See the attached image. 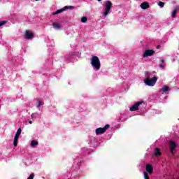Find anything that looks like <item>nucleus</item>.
Returning <instances> with one entry per match:
<instances>
[{
    "label": "nucleus",
    "instance_id": "nucleus-26",
    "mask_svg": "<svg viewBox=\"0 0 179 179\" xmlns=\"http://www.w3.org/2000/svg\"><path fill=\"white\" fill-rule=\"evenodd\" d=\"M160 62H162V64H164V59H161V60H160Z\"/></svg>",
    "mask_w": 179,
    "mask_h": 179
},
{
    "label": "nucleus",
    "instance_id": "nucleus-14",
    "mask_svg": "<svg viewBox=\"0 0 179 179\" xmlns=\"http://www.w3.org/2000/svg\"><path fill=\"white\" fill-rule=\"evenodd\" d=\"M52 26H53V28L57 30L61 29V24H59V23H53Z\"/></svg>",
    "mask_w": 179,
    "mask_h": 179
},
{
    "label": "nucleus",
    "instance_id": "nucleus-28",
    "mask_svg": "<svg viewBox=\"0 0 179 179\" xmlns=\"http://www.w3.org/2000/svg\"><path fill=\"white\" fill-rule=\"evenodd\" d=\"M29 124H33V122H31V120L29 121Z\"/></svg>",
    "mask_w": 179,
    "mask_h": 179
},
{
    "label": "nucleus",
    "instance_id": "nucleus-1",
    "mask_svg": "<svg viewBox=\"0 0 179 179\" xmlns=\"http://www.w3.org/2000/svg\"><path fill=\"white\" fill-rule=\"evenodd\" d=\"M91 65L93 66V68H95L96 71H99L101 66V64L100 63V59H99V57L97 56H93L91 58Z\"/></svg>",
    "mask_w": 179,
    "mask_h": 179
},
{
    "label": "nucleus",
    "instance_id": "nucleus-21",
    "mask_svg": "<svg viewBox=\"0 0 179 179\" xmlns=\"http://www.w3.org/2000/svg\"><path fill=\"white\" fill-rule=\"evenodd\" d=\"M158 6H160V8H164V3L162 1H159L157 3Z\"/></svg>",
    "mask_w": 179,
    "mask_h": 179
},
{
    "label": "nucleus",
    "instance_id": "nucleus-6",
    "mask_svg": "<svg viewBox=\"0 0 179 179\" xmlns=\"http://www.w3.org/2000/svg\"><path fill=\"white\" fill-rule=\"evenodd\" d=\"M154 54H156V52L153 50L147 49L143 54V58H148V57H152Z\"/></svg>",
    "mask_w": 179,
    "mask_h": 179
},
{
    "label": "nucleus",
    "instance_id": "nucleus-25",
    "mask_svg": "<svg viewBox=\"0 0 179 179\" xmlns=\"http://www.w3.org/2000/svg\"><path fill=\"white\" fill-rule=\"evenodd\" d=\"M159 68H161V69H164V65H163L162 64L159 65Z\"/></svg>",
    "mask_w": 179,
    "mask_h": 179
},
{
    "label": "nucleus",
    "instance_id": "nucleus-22",
    "mask_svg": "<svg viewBox=\"0 0 179 179\" xmlns=\"http://www.w3.org/2000/svg\"><path fill=\"white\" fill-rule=\"evenodd\" d=\"M144 179H150L149 178V173H148V172H144Z\"/></svg>",
    "mask_w": 179,
    "mask_h": 179
},
{
    "label": "nucleus",
    "instance_id": "nucleus-27",
    "mask_svg": "<svg viewBox=\"0 0 179 179\" xmlns=\"http://www.w3.org/2000/svg\"><path fill=\"white\" fill-rule=\"evenodd\" d=\"M159 48H160V45L157 46V50H159Z\"/></svg>",
    "mask_w": 179,
    "mask_h": 179
},
{
    "label": "nucleus",
    "instance_id": "nucleus-2",
    "mask_svg": "<svg viewBox=\"0 0 179 179\" xmlns=\"http://www.w3.org/2000/svg\"><path fill=\"white\" fill-rule=\"evenodd\" d=\"M157 82V77L154 76L152 78H147L144 80V83L147 86H155Z\"/></svg>",
    "mask_w": 179,
    "mask_h": 179
},
{
    "label": "nucleus",
    "instance_id": "nucleus-12",
    "mask_svg": "<svg viewBox=\"0 0 179 179\" xmlns=\"http://www.w3.org/2000/svg\"><path fill=\"white\" fill-rule=\"evenodd\" d=\"M36 104H37V108H40V107H41L42 104H44V103L42 101L41 99H36Z\"/></svg>",
    "mask_w": 179,
    "mask_h": 179
},
{
    "label": "nucleus",
    "instance_id": "nucleus-9",
    "mask_svg": "<svg viewBox=\"0 0 179 179\" xmlns=\"http://www.w3.org/2000/svg\"><path fill=\"white\" fill-rule=\"evenodd\" d=\"M177 148V143L174 141H170V150L172 155L174 153V150Z\"/></svg>",
    "mask_w": 179,
    "mask_h": 179
},
{
    "label": "nucleus",
    "instance_id": "nucleus-7",
    "mask_svg": "<svg viewBox=\"0 0 179 179\" xmlns=\"http://www.w3.org/2000/svg\"><path fill=\"white\" fill-rule=\"evenodd\" d=\"M141 104H143V101H140L133 105L130 108V111H138V110H139V106H141Z\"/></svg>",
    "mask_w": 179,
    "mask_h": 179
},
{
    "label": "nucleus",
    "instance_id": "nucleus-30",
    "mask_svg": "<svg viewBox=\"0 0 179 179\" xmlns=\"http://www.w3.org/2000/svg\"><path fill=\"white\" fill-rule=\"evenodd\" d=\"M35 1H38V0H35Z\"/></svg>",
    "mask_w": 179,
    "mask_h": 179
},
{
    "label": "nucleus",
    "instance_id": "nucleus-10",
    "mask_svg": "<svg viewBox=\"0 0 179 179\" xmlns=\"http://www.w3.org/2000/svg\"><path fill=\"white\" fill-rule=\"evenodd\" d=\"M145 170L149 174H153V166H152V164H147L145 166Z\"/></svg>",
    "mask_w": 179,
    "mask_h": 179
},
{
    "label": "nucleus",
    "instance_id": "nucleus-16",
    "mask_svg": "<svg viewBox=\"0 0 179 179\" xmlns=\"http://www.w3.org/2000/svg\"><path fill=\"white\" fill-rule=\"evenodd\" d=\"M178 10V8H176L173 11H172V17L174 19L176 17V15H177V11Z\"/></svg>",
    "mask_w": 179,
    "mask_h": 179
},
{
    "label": "nucleus",
    "instance_id": "nucleus-29",
    "mask_svg": "<svg viewBox=\"0 0 179 179\" xmlns=\"http://www.w3.org/2000/svg\"><path fill=\"white\" fill-rule=\"evenodd\" d=\"M99 2L101 1V0H97Z\"/></svg>",
    "mask_w": 179,
    "mask_h": 179
},
{
    "label": "nucleus",
    "instance_id": "nucleus-3",
    "mask_svg": "<svg viewBox=\"0 0 179 179\" xmlns=\"http://www.w3.org/2000/svg\"><path fill=\"white\" fill-rule=\"evenodd\" d=\"M108 128H110V124H106L104 127H99L96 129L95 134L96 135H103Z\"/></svg>",
    "mask_w": 179,
    "mask_h": 179
},
{
    "label": "nucleus",
    "instance_id": "nucleus-4",
    "mask_svg": "<svg viewBox=\"0 0 179 179\" xmlns=\"http://www.w3.org/2000/svg\"><path fill=\"white\" fill-rule=\"evenodd\" d=\"M106 8L105 12L103 13V16H108V13H110V10H111V8H113V3L110 1H106L105 4Z\"/></svg>",
    "mask_w": 179,
    "mask_h": 179
},
{
    "label": "nucleus",
    "instance_id": "nucleus-13",
    "mask_svg": "<svg viewBox=\"0 0 179 179\" xmlns=\"http://www.w3.org/2000/svg\"><path fill=\"white\" fill-rule=\"evenodd\" d=\"M154 155L155 156H162V152H160V149H159V148H156L155 149V153Z\"/></svg>",
    "mask_w": 179,
    "mask_h": 179
},
{
    "label": "nucleus",
    "instance_id": "nucleus-15",
    "mask_svg": "<svg viewBox=\"0 0 179 179\" xmlns=\"http://www.w3.org/2000/svg\"><path fill=\"white\" fill-rule=\"evenodd\" d=\"M62 12H65V10L64 9V8L59 10H57L56 12L52 13V15H59V13H62Z\"/></svg>",
    "mask_w": 179,
    "mask_h": 179
},
{
    "label": "nucleus",
    "instance_id": "nucleus-23",
    "mask_svg": "<svg viewBox=\"0 0 179 179\" xmlns=\"http://www.w3.org/2000/svg\"><path fill=\"white\" fill-rule=\"evenodd\" d=\"M3 24H6V21H1L0 22V27H1V26H3Z\"/></svg>",
    "mask_w": 179,
    "mask_h": 179
},
{
    "label": "nucleus",
    "instance_id": "nucleus-17",
    "mask_svg": "<svg viewBox=\"0 0 179 179\" xmlns=\"http://www.w3.org/2000/svg\"><path fill=\"white\" fill-rule=\"evenodd\" d=\"M162 92H169V90H170V87H169V86H164L162 88Z\"/></svg>",
    "mask_w": 179,
    "mask_h": 179
},
{
    "label": "nucleus",
    "instance_id": "nucleus-8",
    "mask_svg": "<svg viewBox=\"0 0 179 179\" xmlns=\"http://www.w3.org/2000/svg\"><path fill=\"white\" fill-rule=\"evenodd\" d=\"M34 37V34L32 32H30L28 30L25 31L24 38L27 40H31Z\"/></svg>",
    "mask_w": 179,
    "mask_h": 179
},
{
    "label": "nucleus",
    "instance_id": "nucleus-24",
    "mask_svg": "<svg viewBox=\"0 0 179 179\" xmlns=\"http://www.w3.org/2000/svg\"><path fill=\"white\" fill-rule=\"evenodd\" d=\"M36 117H37V113H32L31 114V117L32 118H36Z\"/></svg>",
    "mask_w": 179,
    "mask_h": 179
},
{
    "label": "nucleus",
    "instance_id": "nucleus-11",
    "mask_svg": "<svg viewBox=\"0 0 179 179\" xmlns=\"http://www.w3.org/2000/svg\"><path fill=\"white\" fill-rule=\"evenodd\" d=\"M141 9L143 10H146V9H149L150 6H149V3L148 2H143L140 5Z\"/></svg>",
    "mask_w": 179,
    "mask_h": 179
},
{
    "label": "nucleus",
    "instance_id": "nucleus-19",
    "mask_svg": "<svg viewBox=\"0 0 179 179\" xmlns=\"http://www.w3.org/2000/svg\"><path fill=\"white\" fill-rule=\"evenodd\" d=\"M63 9H64V10H66V9H75V7L72 6H66L63 8Z\"/></svg>",
    "mask_w": 179,
    "mask_h": 179
},
{
    "label": "nucleus",
    "instance_id": "nucleus-5",
    "mask_svg": "<svg viewBox=\"0 0 179 179\" xmlns=\"http://www.w3.org/2000/svg\"><path fill=\"white\" fill-rule=\"evenodd\" d=\"M21 134H22V129L19 128L15 134V137H14L13 146L15 148H16V146H17V141H19V136H20Z\"/></svg>",
    "mask_w": 179,
    "mask_h": 179
},
{
    "label": "nucleus",
    "instance_id": "nucleus-20",
    "mask_svg": "<svg viewBox=\"0 0 179 179\" xmlns=\"http://www.w3.org/2000/svg\"><path fill=\"white\" fill-rule=\"evenodd\" d=\"M82 23H86L87 22V17H83L81 18Z\"/></svg>",
    "mask_w": 179,
    "mask_h": 179
},
{
    "label": "nucleus",
    "instance_id": "nucleus-18",
    "mask_svg": "<svg viewBox=\"0 0 179 179\" xmlns=\"http://www.w3.org/2000/svg\"><path fill=\"white\" fill-rule=\"evenodd\" d=\"M37 145H38V142L33 140L31 142V145L34 148V146H37Z\"/></svg>",
    "mask_w": 179,
    "mask_h": 179
}]
</instances>
